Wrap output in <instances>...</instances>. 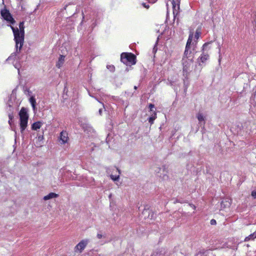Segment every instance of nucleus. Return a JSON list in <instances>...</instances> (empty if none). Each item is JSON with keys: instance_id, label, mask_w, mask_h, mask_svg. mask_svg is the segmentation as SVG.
<instances>
[{"instance_id": "nucleus-1", "label": "nucleus", "mask_w": 256, "mask_h": 256, "mask_svg": "<svg viewBox=\"0 0 256 256\" xmlns=\"http://www.w3.org/2000/svg\"><path fill=\"white\" fill-rule=\"evenodd\" d=\"M192 38V34H190L184 52V56L182 60L183 72L184 74L186 76L188 75L190 70V66L193 63L194 56L192 55V52L190 50Z\"/></svg>"}, {"instance_id": "nucleus-2", "label": "nucleus", "mask_w": 256, "mask_h": 256, "mask_svg": "<svg viewBox=\"0 0 256 256\" xmlns=\"http://www.w3.org/2000/svg\"><path fill=\"white\" fill-rule=\"evenodd\" d=\"M10 28L12 30L14 35V40L16 42V52L18 53L20 52L24 42V22H22L20 23V29H18L17 28H15L12 26H10Z\"/></svg>"}, {"instance_id": "nucleus-3", "label": "nucleus", "mask_w": 256, "mask_h": 256, "mask_svg": "<svg viewBox=\"0 0 256 256\" xmlns=\"http://www.w3.org/2000/svg\"><path fill=\"white\" fill-rule=\"evenodd\" d=\"M20 132L22 134L28 126V114L26 108H22L19 112Z\"/></svg>"}, {"instance_id": "nucleus-4", "label": "nucleus", "mask_w": 256, "mask_h": 256, "mask_svg": "<svg viewBox=\"0 0 256 256\" xmlns=\"http://www.w3.org/2000/svg\"><path fill=\"white\" fill-rule=\"evenodd\" d=\"M122 62L126 64H136V56L132 53L124 52L121 54Z\"/></svg>"}, {"instance_id": "nucleus-5", "label": "nucleus", "mask_w": 256, "mask_h": 256, "mask_svg": "<svg viewBox=\"0 0 256 256\" xmlns=\"http://www.w3.org/2000/svg\"><path fill=\"white\" fill-rule=\"evenodd\" d=\"M210 44V42L205 43L202 46V53L198 58L202 63H204L209 58V55L208 52L210 49V48L208 47Z\"/></svg>"}, {"instance_id": "nucleus-6", "label": "nucleus", "mask_w": 256, "mask_h": 256, "mask_svg": "<svg viewBox=\"0 0 256 256\" xmlns=\"http://www.w3.org/2000/svg\"><path fill=\"white\" fill-rule=\"evenodd\" d=\"M0 14L2 18L6 20L7 22L11 24H13L15 22L14 20L8 10L5 8L2 10Z\"/></svg>"}, {"instance_id": "nucleus-7", "label": "nucleus", "mask_w": 256, "mask_h": 256, "mask_svg": "<svg viewBox=\"0 0 256 256\" xmlns=\"http://www.w3.org/2000/svg\"><path fill=\"white\" fill-rule=\"evenodd\" d=\"M89 242L90 240L88 239H84L82 240L75 246L74 251L76 252L81 253Z\"/></svg>"}, {"instance_id": "nucleus-8", "label": "nucleus", "mask_w": 256, "mask_h": 256, "mask_svg": "<svg viewBox=\"0 0 256 256\" xmlns=\"http://www.w3.org/2000/svg\"><path fill=\"white\" fill-rule=\"evenodd\" d=\"M69 138L68 133L66 130H62L60 133L59 137V141L61 144H64L68 143Z\"/></svg>"}, {"instance_id": "nucleus-9", "label": "nucleus", "mask_w": 256, "mask_h": 256, "mask_svg": "<svg viewBox=\"0 0 256 256\" xmlns=\"http://www.w3.org/2000/svg\"><path fill=\"white\" fill-rule=\"evenodd\" d=\"M180 0H172V4L173 8V14L174 17L178 14L180 10Z\"/></svg>"}, {"instance_id": "nucleus-10", "label": "nucleus", "mask_w": 256, "mask_h": 256, "mask_svg": "<svg viewBox=\"0 0 256 256\" xmlns=\"http://www.w3.org/2000/svg\"><path fill=\"white\" fill-rule=\"evenodd\" d=\"M96 238L98 240L102 239L100 241V244L102 245L108 243V241L104 240L106 238V234L102 231H98L96 234Z\"/></svg>"}, {"instance_id": "nucleus-11", "label": "nucleus", "mask_w": 256, "mask_h": 256, "mask_svg": "<svg viewBox=\"0 0 256 256\" xmlns=\"http://www.w3.org/2000/svg\"><path fill=\"white\" fill-rule=\"evenodd\" d=\"M150 256H168V254L164 249H161L154 252Z\"/></svg>"}, {"instance_id": "nucleus-12", "label": "nucleus", "mask_w": 256, "mask_h": 256, "mask_svg": "<svg viewBox=\"0 0 256 256\" xmlns=\"http://www.w3.org/2000/svg\"><path fill=\"white\" fill-rule=\"evenodd\" d=\"M196 118L198 119L199 124L202 125H204L205 124V117L202 113L198 112L196 115Z\"/></svg>"}, {"instance_id": "nucleus-13", "label": "nucleus", "mask_w": 256, "mask_h": 256, "mask_svg": "<svg viewBox=\"0 0 256 256\" xmlns=\"http://www.w3.org/2000/svg\"><path fill=\"white\" fill-rule=\"evenodd\" d=\"M58 196V195L54 192H50L48 195L45 196L43 199L44 200H48L52 198H56Z\"/></svg>"}, {"instance_id": "nucleus-14", "label": "nucleus", "mask_w": 256, "mask_h": 256, "mask_svg": "<svg viewBox=\"0 0 256 256\" xmlns=\"http://www.w3.org/2000/svg\"><path fill=\"white\" fill-rule=\"evenodd\" d=\"M42 125V123L40 122H34L32 126V130H37L40 129Z\"/></svg>"}, {"instance_id": "nucleus-15", "label": "nucleus", "mask_w": 256, "mask_h": 256, "mask_svg": "<svg viewBox=\"0 0 256 256\" xmlns=\"http://www.w3.org/2000/svg\"><path fill=\"white\" fill-rule=\"evenodd\" d=\"M64 56L62 55H60L58 58V62H56V66L58 68H60L62 66V65L64 63Z\"/></svg>"}, {"instance_id": "nucleus-16", "label": "nucleus", "mask_w": 256, "mask_h": 256, "mask_svg": "<svg viewBox=\"0 0 256 256\" xmlns=\"http://www.w3.org/2000/svg\"><path fill=\"white\" fill-rule=\"evenodd\" d=\"M114 170H116L118 174H111L110 175V178L114 180V181H116L118 180L120 178V170L118 168H116Z\"/></svg>"}, {"instance_id": "nucleus-17", "label": "nucleus", "mask_w": 256, "mask_h": 256, "mask_svg": "<svg viewBox=\"0 0 256 256\" xmlns=\"http://www.w3.org/2000/svg\"><path fill=\"white\" fill-rule=\"evenodd\" d=\"M30 102L32 106L34 111L36 110V100L34 96H32L30 98Z\"/></svg>"}, {"instance_id": "nucleus-18", "label": "nucleus", "mask_w": 256, "mask_h": 256, "mask_svg": "<svg viewBox=\"0 0 256 256\" xmlns=\"http://www.w3.org/2000/svg\"><path fill=\"white\" fill-rule=\"evenodd\" d=\"M156 118V114L155 112H154L152 114H151L150 116L148 118V122L151 124L154 123V120Z\"/></svg>"}, {"instance_id": "nucleus-19", "label": "nucleus", "mask_w": 256, "mask_h": 256, "mask_svg": "<svg viewBox=\"0 0 256 256\" xmlns=\"http://www.w3.org/2000/svg\"><path fill=\"white\" fill-rule=\"evenodd\" d=\"M201 34L200 30L199 28H197L194 34V38L197 40L198 39L199 37Z\"/></svg>"}, {"instance_id": "nucleus-20", "label": "nucleus", "mask_w": 256, "mask_h": 256, "mask_svg": "<svg viewBox=\"0 0 256 256\" xmlns=\"http://www.w3.org/2000/svg\"><path fill=\"white\" fill-rule=\"evenodd\" d=\"M255 238H256V236H254V234H251L249 236H248L245 238L244 241L247 242L250 240H254Z\"/></svg>"}, {"instance_id": "nucleus-21", "label": "nucleus", "mask_w": 256, "mask_h": 256, "mask_svg": "<svg viewBox=\"0 0 256 256\" xmlns=\"http://www.w3.org/2000/svg\"><path fill=\"white\" fill-rule=\"evenodd\" d=\"M190 34H193V33L192 32H190ZM196 41L195 42V43L194 42H191V44H190V50L192 52L191 50V48H192V50H194V44H196Z\"/></svg>"}, {"instance_id": "nucleus-22", "label": "nucleus", "mask_w": 256, "mask_h": 256, "mask_svg": "<svg viewBox=\"0 0 256 256\" xmlns=\"http://www.w3.org/2000/svg\"><path fill=\"white\" fill-rule=\"evenodd\" d=\"M190 34H193V33L192 32H190ZM196 41L195 42V43L194 42H191V44H190V50L192 52L191 50V48H192V50H194V44H196Z\"/></svg>"}, {"instance_id": "nucleus-23", "label": "nucleus", "mask_w": 256, "mask_h": 256, "mask_svg": "<svg viewBox=\"0 0 256 256\" xmlns=\"http://www.w3.org/2000/svg\"><path fill=\"white\" fill-rule=\"evenodd\" d=\"M44 139V136L42 135H40L38 136V140L40 142L41 141H42Z\"/></svg>"}, {"instance_id": "nucleus-24", "label": "nucleus", "mask_w": 256, "mask_h": 256, "mask_svg": "<svg viewBox=\"0 0 256 256\" xmlns=\"http://www.w3.org/2000/svg\"><path fill=\"white\" fill-rule=\"evenodd\" d=\"M150 109V110L151 112H152L153 111V108H154V104H149V106H148Z\"/></svg>"}, {"instance_id": "nucleus-25", "label": "nucleus", "mask_w": 256, "mask_h": 256, "mask_svg": "<svg viewBox=\"0 0 256 256\" xmlns=\"http://www.w3.org/2000/svg\"><path fill=\"white\" fill-rule=\"evenodd\" d=\"M108 68L110 69V71H114V66H107Z\"/></svg>"}, {"instance_id": "nucleus-26", "label": "nucleus", "mask_w": 256, "mask_h": 256, "mask_svg": "<svg viewBox=\"0 0 256 256\" xmlns=\"http://www.w3.org/2000/svg\"><path fill=\"white\" fill-rule=\"evenodd\" d=\"M252 196L254 198H256V190L252 192Z\"/></svg>"}, {"instance_id": "nucleus-27", "label": "nucleus", "mask_w": 256, "mask_h": 256, "mask_svg": "<svg viewBox=\"0 0 256 256\" xmlns=\"http://www.w3.org/2000/svg\"><path fill=\"white\" fill-rule=\"evenodd\" d=\"M210 224L212 225L216 224V220H210Z\"/></svg>"}, {"instance_id": "nucleus-28", "label": "nucleus", "mask_w": 256, "mask_h": 256, "mask_svg": "<svg viewBox=\"0 0 256 256\" xmlns=\"http://www.w3.org/2000/svg\"><path fill=\"white\" fill-rule=\"evenodd\" d=\"M204 253L202 252H198L196 256H202L204 255Z\"/></svg>"}, {"instance_id": "nucleus-29", "label": "nucleus", "mask_w": 256, "mask_h": 256, "mask_svg": "<svg viewBox=\"0 0 256 256\" xmlns=\"http://www.w3.org/2000/svg\"><path fill=\"white\" fill-rule=\"evenodd\" d=\"M142 6L146 8H149V6L148 4H146V3H142Z\"/></svg>"}, {"instance_id": "nucleus-30", "label": "nucleus", "mask_w": 256, "mask_h": 256, "mask_svg": "<svg viewBox=\"0 0 256 256\" xmlns=\"http://www.w3.org/2000/svg\"><path fill=\"white\" fill-rule=\"evenodd\" d=\"M148 0L149 2L154 4L155 2H156L157 0Z\"/></svg>"}, {"instance_id": "nucleus-31", "label": "nucleus", "mask_w": 256, "mask_h": 256, "mask_svg": "<svg viewBox=\"0 0 256 256\" xmlns=\"http://www.w3.org/2000/svg\"><path fill=\"white\" fill-rule=\"evenodd\" d=\"M102 108H100V110H98V112H99V114H100V115H101V114H102Z\"/></svg>"}, {"instance_id": "nucleus-32", "label": "nucleus", "mask_w": 256, "mask_h": 256, "mask_svg": "<svg viewBox=\"0 0 256 256\" xmlns=\"http://www.w3.org/2000/svg\"><path fill=\"white\" fill-rule=\"evenodd\" d=\"M88 94H89L90 96H92V98H95L94 96H92V95L90 94V92H88Z\"/></svg>"}, {"instance_id": "nucleus-33", "label": "nucleus", "mask_w": 256, "mask_h": 256, "mask_svg": "<svg viewBox=\"0 0 256 256\" xmlns=\"http://www.w3.org/2000/svg\"><path fill=\"white\" fill-rule=\"evenodd\" d=\"M134 88L135 90H136V88H137V86H134Z\"/></svg>"}, {"instance_id": "nucleus-34", "label": "nucleus", "mask_w": 256, "mask_h": 256, "mask_svg": "<svg viewBox=\"0 0 256 256\" xmlns=\"http://www.w3.org/2000/svg\"><path fill=\"white\" fill-rule=\"evenodd\" d=\"M94 98H95L98 100V102H100V100H98V99H97V98H96V97H95Z\"/></svg>"}, {"instance_id": "nucleus-35", "label": "nucleus", "mask_w": 256, "mask_h": 256, "mask_svg": "<svg viewBox=\"0 0 256 256\" xmlns=\"http://www.w3.org/2000/svg\"><path fill=\"white\" fill-rule=\"evenodd\" d=\"M94 98H95L98 100V102H100V100H98V99H97V98H96V97H95Z\"/></svg>"}, {"instance_id": "nucleus-36", "label": "nucleus", "mask_w": 256, "mask_h": 256, "mask_svg": "<svg viewBox=\"0 0 256 256\" xmlns=\"http://www.w3.org/2000/svg\"><path fill=\"white\" fill-rule=\"evenodd\" d=\"M192 207L194 208H196V207H195V206H192Z\"/></svg>"}, {"instance_id": "nucleus-37", "label": "nucleus", "mask_w": 256, "mask_h": 256, "mask_svg": "<svg viewBox=\"0 0 256 256\" xmlns=\"http://www.w3.org/2000/svg\"><path fill=\"white\" fill-rule=\"evenodd\" d=\"M102 106H103V107H104V104H102Z\"/></svg>"}, {"instance_id": "nucleus-38", "label": "nucleus", "mask_w": 256, "mask_h": 256, "mask_svg": "<svg viewBox=\"0 0 256 256\" xmlns=\"http://www.w3.org/2000/svg\"><path fill=\"white\" fill-rule=\"evenodd\" d=\"M38 146H41V144H38Z\"/></svg>"}]
</instances>
